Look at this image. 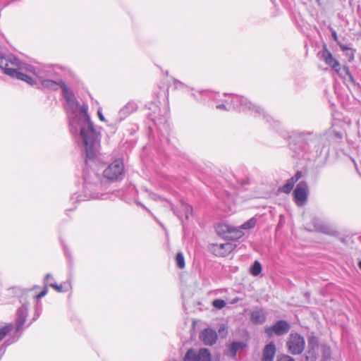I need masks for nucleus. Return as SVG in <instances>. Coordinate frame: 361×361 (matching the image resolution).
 <instances>
[{
	"mask_svg": "<svg viewBox=\"0 0 361 361\" xmlns=\"http://www.w3.org/2000/svg\"><path fill=\"white\" fill-rule=\"evenodd\" d=\"M0 69L4 74L25 81L30 85H33L35 82L29 75L32 74L39 78L42 85L45 88L56 90L57 87L60 85L62 88L63 96L66 99L65 108L71 133L80 136L84 145L87 159L93 160L97 157L100 149V133L94 127L87 114V106H80L75 101L73 92L63 82L45 79L42 72L37 71L33 66L21 62L12 54L0 56Z\"/></svg>",
	"mask_w": 361,
	"mask_h": 361,
	"instance_id": "1",
	"label": "nucleus"
},
{
	"mask_svg": "<svg viewBox=\"0 0 361 361\" xmlns=\"http://www.w3.org/2000/svg\"><path fill=\"white\" fill-rule=\"evenodd\" d=\"M209 94V92L207 91H200V92H192L191 95L194 97V98L197 100H203L204 99L202 98L204 96H207Z\"/></svg>",
	"mask_w": 361,
	"mask_h": 361,
	"instance_id": "28",
	"label": "nucleus"
},
{
	"mask_svg": "<svg viewBox=\"0 0 361 361\" xmlns=\"http://www.w3.org/2000/svg\"><path fill=\"white\" fill-rule=\"evenodd\" d=\"M359 268L361 269V261L358 264Z\"/></svg>",
	"mask_w": 361,
	"mask_h": 361,
	"instance_id": "38",
	"label": "nucleus"
},
{
	"mask_svg": "<svg viewBox=\"0 0 361 361\" xmlns=\"http://www.w3.org/2000/svg\"><path fill=\"white\" fill-rule=\"evenodd\" d=\"M225 98L221 99V103L216 104L217 109L231 111L236 109L239 111L243 112H255V114H263L265 117L264 110L259 106L252 104L245 97H240L237 94H225Z\"/></svg>",
	"mask_w": 361,
	"mask_h": 361,
	"instance_id": "5",
	"label": "nucleus"
},
{
	"mask_svg": "<svg viewBox=\"0 0 361 361\" xmlns=\"http://www.w3.org/2000/svg\"><path fill=\"white\" fill-rule=\"evenodd\" d=\"M218 336L215 330L212 329H205L200 335V338L205 345H212L217 340Z\"/></svg>",
	"mask_w": 361,
	"mask_h": 361,
	"instance_id": "13",
	"label": "nucleus"
},
{
	"mask_svg": "<svg viewBox=\"0 0 361 361\" xmlns=\"http://www.w3.org/2000/svg\"><path fill=\"white\" fill-rule=\"evenodd\" d=\"M331 35H332V37L334 39V41H336L337 43L338 42V35H337V33L336 32L335 30H334L333 28H331Z\"/></svg>",
	"mask_w": 361,
	"mask_h": 361,
	"instance_id": "32",
	"label": "nucleus"
},
{
	"mask_svg": "<svg viewBox=\"0 0 361 361\" xmlns=\"http://www.w3.org/2000/svg\"><path fill=\"white\" fill-rule=\"evenodd\" d=\"M174 84L176 85V87H178V85H181L182 82H179L178 80H175Z\"/></svg>",
	"mask_w": 361,
	"mask_h": 361,
	"instance_id": "37",
	"label": "nucleus"
},
{
	"mask_svg": "<svg viewBox=\"0 0 361 361\" xmlns=\"http://www.w3.org/2000/svg\"><path fill=\"white\" fill-rule=\"evenodd\" d=\"M262 271V266L261 264L258 261H255L252 267H250V274L254 276H258Z\"/></svg>",
	"mask_w": 361,
	"mask_h": 361,
	"instance_id": "21",
	"label": "nucleus"
},
{
	"mask_svg": "<svg viewBox=\"0 0 361 361\" xmlns=\"http://www.w3.org/2000/svg\"><path fill=\"white\" fill-rule=\"evenodd\" d=\"M49 286L54 288L57 292L62 293L68 291L71 288V283L70 281L64 282L63 284L58 285L56 282L49 283Z\"/></svg>",
	"mask_w": 361,
	"mask_h": 361,
	"instance_id": "19",
	"label": "nucleus"
},
{
	"mask_svg": "<svg viewBox=\"0 0 361 361\" xmlns=\"http://www.w3.org/2000/svg\"><path fill=\"white\" fill-rule=\"evenodd\" d=\"M333 135L335 137V138L339 140H341L343 138V134L340 132L334 131Z\"/></svg>",
	"mask_w": 361,
	"mask_h": 361,
	"instance_id": "34",
	"label": "nucleus"
},
{
	"mask_svg": "<svg viewBox=\"0 0 361 361\" xmlns=\"http://www.w3.org/2000/svg\"><path fill=\"white\" fill-rule=\"evenodd\" d=\"M326 134L313 131H293L290 139L298 156L309 160L315 159L321 156L325 146Z\"/></svg>",
	"mask_w": 361,
	"mask_h": 361,
	"instance_id": "2",
	"label": "nucleus"
},
{
	"mask_svg": "<svg viewBox=\"0 0 361 361\" xmlns=\"http://www.w3.org/2000/svg\"><path fill=\"white\" fill-rule=\"evenodd\" d=\"M137 109V104L133 101L128 102L119 111L121 118H125Z\"/></svg>",
	"mask_w": 361,
	"mask_h": 361,
	"instance_id": "17",
	"label": "nucleus"
},
{
	"mask_svg": "<svg viewBox=\"0 0 361 361\" xmlns=\"http://www.w3.org/2000/svg\"><path fill=\"white\" fill-rule=\"evenodd\" d=\"M97 114H98V116H99V119H100L101 121H104V116H103V114H102V111H101L100 110H99V111H98V112H97Z\"/></svg>",
	"mask_w": 361,
	"mask_h": 361,
	"instance_id": "36",
	"label": "nucleus"
},
{
	"mask_svg": "<svg viewBox=\"0 0 361 361\" xmlns=\"http://www.w3.org/2000/svg\"><path fill=\"white\" fill-rule=\"evenodd\" d=\"M84 185L83 197L80 200L90 199L106 200L109 195L102 192V185L100 176L94 171L85 169L83 171Z\"/></svg>",
	"mask_w": 361,
	"mask_h": 361,
	"instance_id": "4",
	"label": "nucleus"
},
{
	"mask_svg": "<svg viewBox=\"0 0 361 361\" xmlns=\"http://www.w3.org/2000/svg\"><path fill=\"white\" fill-rule=\"evenodd\" d=\"M302 176V173L300 171H298L295 176L292 178H290V180H293V183H295V182H297Z\"/></svg>",
	"mask_w": 361,
	"mask_h": 361,
	"instance_id": "31",
	"label": "nucleus"
},
{
	"mask_svg": "<svg viewBox=\"0 0 361 361\" xmlns=\"http://www.w3.org/2000/svg\"><path fill=\"white\" fill-rule=\"evenodd\" d=\"M231 229H233L232 226L224 223H219L215 226L217 234L224 238H228Z\"/></svg>",
	"mask_w": 361,
	"mask_h": 361,
	"instance_id": "16",
	"label": "nucleus"
},
{
	"mask_svg": "<svg viewBox=\"0 0 361 361\" xmlns=\"http://www.w3.org/2000/svg\"><path fill=\"white\" fill-rule=\"evenodd\" d=\"M124 166L120 159H116L110 164L104 171V176L111 180H121L123 177Z\"/></svg>",
	"mask_w": 361,
	"mask_h": 361,
	"instance_id": "6",
	"label": "nucleus"
},
{
	"mask_svg": "<svg viewBox=\"0 0 361 361\" xmlns=\"http://www.w3.org/2000/svg\"><path fill=\"white\" fill-rule=\"evenodd\" d=\"M277 361H295V359L289 355H282Z\"/></svg>",
	"mask_w": 361,
	"mask_h": 361,
	"instance_id": "29",
	"label": "nucleus"
},
{
	"mask_svg": "<svg viewBox=\"0 0 361 361\" xmlns=\"http://www.w3.org/2000/svg\"><path fill=\"white\" fill-rule=\"evenodd\" d=\"M345 56L349 61H352L354 59V50L352 49L348 51H345Z\"/></svg>",
	"mask_w": 361,
	"mask_h": 361,
	"instance_id": "30",
	"label": "nucleus"
},
{
	"mask_svg": "<svg viewBox=\"0 0 361 361\" xmlns=\"http://www.w3.org/2000/svg\"><path fill=\"white\" fill-rule=\"evenodd\" d=\"M181 207L185 212L186 219H188L190 215L192 212V207L190 205H189L188 204L183 203V202L181 203Z\"/></svg>",
	"mask_w": 361,
	"mask_h": 361,
	"instance_id": "27",
	"label": "nucleus"
},
{
	"mask_svg": "<svg viewBox=\"0 0 361 361\" xmlns=\"http://www.w3.org/2000/svg\"><path fill=\"white\" fill-rule=\"evenodd\" d=\"M183 361H212L211 354L206 348H201L198 352L190 349L185 353Z\"/></svg>",
	"mask_w": 361,
	"mask_h": 361,
	"instance_id": "10",
	"label": "nucleus"
},
{
	"mask_svg": "<svg viewBox=\"0 0 361 361\" xmlns=\"http://www.w3.org/2000/svg\"><path fill=\"white\" fill-rule=\"evenodd\" d=\"M294 200L296 204L302 207L307 199V186L305 183H299L293 191Z\"/></svg>",
	"mask_w": 361,
	"mask_h": 361,
	"instance_id": "11",
	"label": "nucleus"
},
{
	"mask_svg": "<svg viewBox=\"0 0 361 361\" xmlns=\"http://www.w3.org/2000/svg\"><path fill=\"white\" fill-rule=\"evenodd\" d=\"M54 282V277L51 274H47L44 278V287L39 294H32V290H21L18 288H13L8 290L10 293H16L20 298L21 306L16 312V331H20L23 329L28 314V299L38 300L45 296L48 292L47 286L49 283Z\"/></svg>",
	"mask_w": 361,
	"mask_h": 361,
	"instance_id": "3",
	"label": "nucleus"
},
{
	"mask_svg": "<svg viewBox=\"0 0 361 361\" xmlns=\"http://www.w3.org/2000/svg\"><path fill=\"white\" fill-rule=\"evenodd\" d=\"M338 44L339 45L341 49L343 51H350V49H352L351 48L347 47L346 45L345 44H342L339 42H338Z\"/></svg>",
	"mask_w": 361,
	"mask_h": 361,
	"instance_id": "33",
	"label": "nucleus"
},
{
	"mask_svg": "<svg viewBox=\"0 0 361 361\" xmlns=\"http://www.w3.org/2000/svg\"><path fill=\"white\" fill-rule=\"evenodd\" d=\"M322 57L325 63L331 66L338 75L343 76V74H346L352 79L348 68L346 67L341 68L338 61L333 56L332 54L328 50L326 46L323 47Z\"/></svg>",
	"mask_w": 361,
	"mask_h": 361,
	"instance_id": "8",
	"label": "nucleus"
},
{
	"mask_svg": "<svg viewBox=\"0 0 361 361\" xmlns=\"http://www.w3.org/2000/svg\"><path fill=\"white\" fill-rule=\"evenodd\" d=\"M240 300H241V299H240L238 297H235V298H233L231 300H230L228 302L230 304L234 305V304H236L237 302H238Z\"/></svg>",
	"mask_w": 361,
	"mask_h": 361,
	"instance_id": "35",
	"label": "nucleus"
},
{
	"mask_svg": "<svg viewBox=\"0 0 361 361\" xmlns=\"http://www.w3.org/2000/svg\"><path fill=\"white\" fill-rule=\"evenodd\" d=\"M234 248L235 245L231 243H216L212 245L213 252L219 257L227 256Z\"/></svg>",
	"mask_w": 361,
	"mask_h": 361,
	"instance_id": "12",
	"label": "nucleus"
},
{
	"mask_svg": "<svg viewBox=\"0 0 361 361\" xmlns=\"http://www.w3.org/2000/svg\"><path fill=\"white\" fill-rule=\"evenodd\" d=\"M267 319V313L263 309H255L250 312V322L254 324H262Z\"/></svg>",
	"mask_w": 361,
	"mask_h": 361,
	"instance_id": "14",
	"label": "nucleus"
},
{
	"mask_svg": "<svg viewBox=\"0 0 361 361\" xmlns=\"http://www.w3.org/2000/svg\"><path fill=\"white\" fill-rule=\"evenodd\" d=\"M290 328V324L286 321L279 320L273 326L266 327L264 331L271 338L274 335L280 336L286 334L289 331Z\"/></svg>",
	"mask_w": 361,
	"mask_h": 361,
	"instance_id": "9",
	"label": "nucleus"
},
{
	"mask_svg": "<svg viewBox=\"0 0 361 361\" xmlns=\"http://www.w3.org/2000/svg\"><path fill=\"white\" fill-rule=\"evenodd\" d=\"M305 339L298 333L290 334L286 346L289 353L293 355H300L302 353L305 348Z\"/></svg>",
	"mask_w": 361,
	"mask_h": 361,
	"instance_id": "7",
	"label": "nucleus"
},
{
	"mask_svg": "<svg viewBox=\"0 0 361 361\" xmlns=\"http://www.w3.org/2000/svg\"><path fill=\"white\" fill-rule=\"evenodd\" d=\"M229 235L228 238L231 240H236L241 238L243 233L237 228L233 226V229L231 230V233H229Z\"/></svg>",
	"mask_w": 361,
	"mask_h": 361,
	"instance_id": "23",
	"label": "nucleus"
},
{
	"mask_svg": "<svg viewBox=\"0 0 361 361\" xmlns=\"http://www.w3.org/2000/svg\"><path fill=\"white\" fill-rule=\"evenodd\" d=\"M226 305V301L221 299H216L212 302V306L217 310L223 309Z\"/></svg>",
	"mask_w": 361,
	"mask_h": 361,
	"instance_id": "25",
	"label": "nucleus"
},
{
	"mask_svg": "<svg viewBox=\"0 0 361 361\" xmlns=\"http://www.w3.org/2000/svg\"><path fill=\"white\" fill-rule=\"evenodd\" d=\"M176 265L179 269H183L185 267V259L182 252H179L176 256Z\"/></svg>",
	"mask_w": 361,
	"mask_h": 361,
	"instance_id": "24",
	"label": "nucleus"
},
{
	"mask_svg": "<svg viewBox=\"0 0 361 361\" xmlns=\"http://www.w3.org/2000/svg\"><path fill=\"white\" fill-rule=\"evenodd\" d=\"M276 351V346L273 342L267 344L262 350V361H273Z\"/></svg>",
	"mask_w": 361,
	"mask_h": 361,
	"instance_id": "15",
	"label": "nucleus"
},
{
	"mask_svg": "<svg viewBox=\"0 0 361 361\" xmlns=\"http://www.w3.org/2000/svg\"><path fill=\"white\" fill-rule=\"evenodd\" d=\"M246 347V344L241 341H235L231 343L228 348V355L235 357L239 350Z\"/></svg>",
	"mask_w": 361,
	"mask_h": 361,
	"instance_id": "18",
	"label": "nucleus"
},
{
	"mask_svg": "<svg viewBox=\"0 0 361 361\" xmlns=\"http://www.w3.org/2000/svg\"><path fill=\"white\" fill-rule=\"evenodd\" d=\"M256 219L255 218H251L243 224H242L241 228L243 229H250L253 228L256 224Z\"/></svg>",
	"mask_w": 361,
	"mask_h": 361,
	"instance_id": "26",
	"label": "nucleus"
},
{
	"mask_svg": "<svg viewBox=\"0 0 361 361\" xmlns=\"http://www.w3.org/2000/svg\"><path fill=\"white\" fill-rule=\"evenodd\" d=\"M294 184L293 180L289 178L280 190L281 192L288 194L293 190Z\"/></svg>",
	"mask_w": 361,
	"mask_h": 361,
	"instance_id": "22",
	"label": "nucleus"
},
{
	"mask_svg": "<svg viewBox=\"0 0 361 361\" xmlns=\"http://www.w3.org/2000/svg\"><path fill=\"white\" fill-rule=\"evenodd\" d=\"M314 221H315V222H314V226L315 230L322 232V233H328V234L331 233L330 228L327 225L320 222L317 219L314 220Z\"/></svg>",
	"mask_w": 361,
	"mask_h": 361,
	"instance_id": "20",
	"label": "nucleus"
}]
</instances>
